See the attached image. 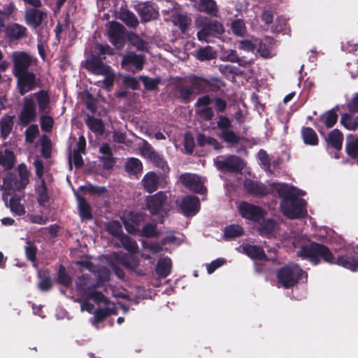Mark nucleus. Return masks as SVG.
I'll return each instance as SVG.
<instances>
[{
	"instance_id": "nucleus-6",
	"label": "nucleus",
	"mask_w": 358,
	"mask_h": 358,
	"mask_svg": "<svg viewBox=\"0 0 358 358\" xmlns=\"http://www.w3.org/2000/svg\"><path fill=\"white\" fill-rule=\"evenodd\" d=\"M19 179L12 174H8L3 178V184L0 189H3L2 199L8 206V195L11 194L15 190L24 189L29 182V171L27 166L22 164L18 166Z\"/></svg>"
},
{
	"instance_id": "nucleus-45",
	"label": "nucleus",
	"mask_w": 358,
	"mask_h": 358,
	"mask_svg": "<svg viewBox=\"0 0 358 358\" xmlns=\"http://www.w3.org/2000/svg\"><path fill=\"white\" fill-rule=\"evenodd\" d=\"M341 124L348 130H355L358 128V116L353 117L348 114H344L341 119Z\"/></svg>"
},
{
	"instance_id": "nucleus-49",
	"label": "nucleus",
	"mask_w": 358,
	"mask_h": 358,
	"mask_svg": "<svg viewBox=\"0 0 358 358\" xmlns=\"http://www.w3.org/2000/svg\"><path fill=\"white\" fill-rule=\"evenodd\" d=\"M215 54L210 46H206L197 51L196 57L200 61H207L215 57Z\"/></svg>"
},
{
	"instance_id": "nucleus-24",
	"label": "nucleus",
	"mask_w": 358,
	"mask_h": 358,
	"mask_svg": "<svg viewBox=\"0 0 358 358\" xmlns=\"http://www.w3.org/2000/svg\"><path fill=\"white\" fill-rule=\"evenodd\" d=\"M257 52L263 58L273 57L275 55L273 40L268 37L262 40L259 43Z\"/></svg>"
},
{
	"instance_id": "nucleus-29",
	"label": "nucleus",
	"mask_w": 358,
	"mask_h": 358,
	"mask_svg": "<svg viewBox=\"0 0 358 358\" xmlns=\"http://www.w3.org/2000/svg\"><path fill=\"white\" fill-rule=\"evenodd\" d=\"M172 262L169 257L160 258L156 266V273L161 278H166L171 271Z\"/></svg>"
},
{
	"instance_id": "nucleus-34",
	"label": "nucleus",
	"mask_w": 358,
	"mask_h": 358,
	"mask_svg": "<svg viewBox=\"0 0 358 358\" xmlns=\"http://www.w3.org/2000/svg\"><path fill=\"white\" fill-rule=\"evenodd\" d=\"M37 182L38 185L36 188V191L38 194V201L40 205L44 206L49 200L47 187L45 185V180L41 179V181H38Z\"/></svg>"
},
{
	"instance_id": "nucleus-18",
	"label": "nucleus",
	"mask_w": 358,
	"mask_h": 358,
	"mask_svg": "<svg viewBox=\"0 0 358 358\" xmlns=\"http://www.w3.org/2000/svg\"><path fill=\"white\" fill-rule=\"evenodd\" d=\"M110 41L117 49L122 48L124 43L123 27L115 22H112L108 31Z\"/></svg>"
},
{
	"instance_id": "nucleus-54",
	"label": "nucleus",
	"mask_w": 358,
	"mask_h": 358,
	"mask_svg": "<svg viewBox=\"0 0 358 358\" xmlns=\"http://www.w3.org/2000/svg\"><path fill=\"white\" fill-rule=\"evenodd\" d=\"M38 133V126L36 124H32L29 126L25 131L26 141L32 143L35 139L36 135Z\"/></svg>"
},
{
	"instance_id": "nucleus-5",
	"label": "nucleus",
	"mask_w": 358,
	"mask_h": 358,
	"mask_svg": "<svg viewBox=\"0 0 358 358\" xmlns=\"http://www.w3.org/2000/svg\"><path fill=\"white\" fill-rule=\"evenodd\" d=\"M195 25L199 29L197 37L200 41L210 43L214 38H218L224 32L222 23L206 17H199L195 20Z\"/></svg>"
},
{
	"instance_id": "nucleus-10",
	"label": "nucleus",
	"mask_w": 358,
	"mask_h": 358,
	"mask_svg": "<svg viewBox=\"0 0 358 358\" xmlns=\"http://www.w3.org/2000/svg\"><path fill=\"white\" fill-rule=\"evenodd\" d=\"M147 206L152 215L159 213L161 211H166L169 209L170 205L168 202L167 194L159 192L153 196L147 199Z\"/></svg>"
},
{
	"instance_id": "nucleus-64",
	"label": "nucleus",
	"mask_w": 358,
	"mask_h": 358,
	"mask_svg": "<svg viewBox=\"0 0 358 358\" xmlns=\"http://www.w3.org/2000/svg\"><path fill=\"white\" fill-rule=\"evenodd\" d=\"M132 44L140 50H146L148 49V43L136 36L130 38Z\"/></svg>"
},
{
	"instance_id": "nucleus-26",
	"label": "nucleus",
	"mask_w": 358,
	"mask_h": 358,
	"mask_svg": "<svg viewBox=\"0 0 358 358\" xmlns=\"http://www.w3.org/2000/svg\"><path fill=\"white\" fill-rule=\"evenodd\" d=\"M241 248L245 255L253 259L262 260L266 259L264 251L259 246L249 243H243Z\"/></svg>"
},
{
	"instance_id": "nucleus-35",
	"label": "nucleus",
	"mask_w": 358,
	"mask_h": 358,
	"mask_svg": "<svg viewBox=\"0 0 358 358\" xmlns=\"http://www.w3.org/2000/svg\"><path fill=\"white\" fill-rule=\"evenodd\" d=\"M15 164V156L13 152L5 150L4 152H0V165L4 170L10 169Z\"/></svg>"
},
{
	"instance_id": "nucleus-3",
	"label": "nucleus",
	"mask_w": 358,
	"mask_h": 358,
	"mask_svg": "<svg viewBox=\"0 0 358 358\" xmlns=\"http://www.w3.org/2000/svg\"><path fill=\"white\" fill-rule=\"evenodd\" d=\"M113 54V49L108 45L97 43L85 60V68L87 71L94 75H100L104 77L103 80L96 82L97 85L108 90L114 84L115 74L112 68L105 64L103 60L106 59V55H111Z\"/></svg>"
},
{
	"instance_id": "nucleus-8",
	"label": "nucleus",
	"mask_w": 358,
	"mask_h": 358,
	"mask_svg": "<svg viewBox=\"0 0 358 358\" xmlns=\"http://www.w3.org/2000/svg\"><path fill=\"white\" fill-rule=\"evenodd\" d=\"M303 274V271L298 264H289L278 271L277 278L282 286L289 288L298 283Z\"/></svg>"
},
{
	"instance_id": "nucleus-51",
	"label": "nucleus",
	"mask_w": 358,
	"mask_h": 358,
	"mask_svg": "<svg viewBox=\"0 0 358 358\" xmlns=\"http://www.w3.org/2000/svg\"><path fill=\"white\" fill-rule=\"evenodd\" d=\"M150 160L155 166L161 169L164 172H168L169 171V168L166 162L164 161V159L161 157L157 153L152 157Z\"/></svg>"
},
{
	"instance_id": "nucleus-63",
	"label": "nucleus",
	"mask_w": 358,
	"mask_h": 358,
	"mask_svg": "<svg viewBox=\"0 0 358 358\" xmlns=\"http://www.w3.org/2000/svg\"><path fill=\"white\" fill-rule=\"evenodd\" d=\"M41 129L44 131H50L53 125V119L48 115H43L41 119Z\"/></svg>"
},
{
	"instance_id": "nucleus-14",
	"label": "nucleus",
	"mask_w": 358,
	"mask_h": 358,
	"mask_svg": "<svg viewBox=\"0 0 358 358\" xmlns=\"http://www.w3.org/2000/svg\"><path fill=\"white\" fill-rule=\"evenodd\" d=\"M181 182L189 190L203 194L206 192L203 180L197 175L184 173L180 177Z\"/></svg>"
},
{
	"instance_id": "nucleus-58",
	"label": "nucleus",
	"mask_w": 358,
	"mask_h": 358,
	"mask_svg": "<svg viewBox=\"0 0 358 358\" xmlns=\"http://www.w3.org/2000/svg\"><path fill=\"white\" fill-rule=\"evenodd\" d=\"M24 250L27 259L34 262L35 260L36 253V246L33 243L27 242L24 247Z\"/></svg>"
},
{
	"instance_id": "nucleus-48",
	"label": "nucleus",
	"mask_w": 358,
	"mask_h": 358,
	"mask_svg": "<svg viewBox=\"0 0 358 358\" xmlns=\"http://www.w3.org/2000/svg\"><path fill=\"white\" fill-rule=\"evenodd\" d=\"M120 15L121 20L130 27H136L138 23L134 14L127 10L122 9Z\"/></svg>"
},
{
	"instance_id": "nucleus-32",
	"label": "nucleus",
	"mask_w": 358,
	"mask_h": 358,
	"mask_svg": "<svg viewBox=\"0 0 358 358\" xmlns=\"http://www.w3.org/2000/svg\"><path fill=\"white\" fill-rule=\"evenodd\" d=\"M99 151L101 153V159L103 161L106 168H111L113 166L114 160L112 150L108 144H103Z\"/></svg>"
},
{
	"instance_id": "nucleus-61",
	"label": "nucleus",
	"mask_w": 358,
	"mask_h": 358,
	"mask_svg": "<svg viewBox=\"0 0 358 358\" xmlns=\"http://www.w3.org/2000/svg\"><path fill=\"white\" fill-rule=\"evenodd\" d=\"M231 126V120L225 117V116H220L219 118V120L217 122V127L222 131H228L230 130L229 128Z\"/></svg>"
},
{
	"instance_id": "nucleus-43",
	"label": "nucleus",
	"mask_w": 358,
	"mask_h": 358,
	"mask_svg": "<svg viewBox=\"0 0 358 358\" xmlns=\"http://www.w3.org/2000/svg\"><path fill=\"white\" fill-rule=\"evenodd\" d=\"M231 30L232 33L237 36H243L247 32L245 22L240 19L231 22Z\"/></svg>"
},
{
	"instance_id": "nucleus-41",
	"label": "nucleus",
	"mask_w": 358,
	"mask_h": 358,
	"mask_svg": "<svg viewBox=\"0 0 358 358\" xmlns=\"http://www.w3.org/2000/svg\"><path fill=\"white\" fill-rule=\"evenodd\" d=\"M13 126V117L5 116L0 120L1 136L5 139L12 131Z\"/></svg>"
},
{
	"instance_id": "nucleus-53",
	"label": "nucleus",
	"mask_w": 358,
	"mask_h": 358,
	"mask_svg": "<svg viewBox=\"0 0 358 358\" xmlns=\"http://www.w3.org/2000/svg\"><path fill=\"white\" fill-rule=\"evenodd\" d=\"M286 23L287 22L285 17L281 16L277 17L275 20L273 25L271 27V29L273 32H280L285 29Z\"/></svg>"
},
{
	"instance_id": "nucleus-57",
	"label": "nucleus",
	"mask_w": 358,
	"mask_h": 358,
	"mask_svg": "<svg viewBox=\"0 0 358 358\" xmlns=\"http://www.w3.org/2000/svg\"><path fill=\"white\" fill-rule=\"evenodd\" d=\"M220 59L222 61L235 62L238 61V55L236 54V52L235 50H226L222 52Z\"/></svg>"
},
{
	"instance_id": "nucleus-22",
	"label": "nucleus",
	"mask_w": 358,
	"mask_h": 358,
	"mask_svg": "<svg viewBox=\"0 0 358 358\" xmlns=\"http://www.w3.org/2000/svg\"><path fill=\"white\" fill-rule=\"evenodd\" d=\"M27 96L32 97L35 103L36 101H37L40 112L43 113H49L50 110V99L46 91L41 90Z\"/></svg>"
},
{
	"instance_id": "nucleus-46",
	"label": "nucleus",
	"mask_w": 358,
	"mask_h": 358,
	"mask_svg": "<svg viewBox=\"0 0 358 358\" xmlns=\"http://www.w3.org/2000/svg\"><path fill=\"white\" fill-rule=\"evenodd\" d=\"M220 136L231 145L238 144L241 140V138L231 130L221 131Z\"/></svg>"
},
{
	"instance_id": "nucleus-40",
	"label": "nucleus",
	"mask_w": 358,
	"mask_h": 358,
	"mask_svg": "<svg viewBox=\"0 0 358 358\" xmlns=\"http://www.w3.org/2000/svg\"><path fill=\"white\" fill-rule=\"evenodd\" d=\"M9 206L12 213L15 215H22L25 213V208L21 203V198L17 196H14L10 199Z\"/></svg>"
},
{
	"instance_id": "nucleus-28",
	"label": "nucleus",
	"mask_w": 358,
	"mask_h": 358,
	"mask_svg": "<svg viewBox=\"0 0 358 358\" xmlns=\"http://www.w3.org/2000/svg\"><path fill=\"white\" fill-rule=\"evenodd\" d=\"M27 28L18 23H10L6 27V34L11 40H19L27 35Z\"/></svg>"
},
{
	"instance_id": "nucleus-12",
	"label": "nucleus",
	"mask_w": 358,
	"mask_h": 358,
	"mask_svg": "<svg viewBox=\"0 0 358 358\" xmlns=\"http://www.w3.org/2000/svg\"><path fill=\"white\" fill-rule=\"evenodd\" d=\"M239 212L243 217L256 222H260L266 213L261 208L246 202L240 204Z\"/></svg>"
},
{
	"instance_id": "nucleus-7",
	"label": "nucleus",
	"mask_w": 358,
	"mask_h": 358,
	"mask_svg": "<svg viewBox=\"0 0 358 358\" xmlns=\"http://www.w3.org/2000/svg\"><path fill=\"white\" fill-rule=\"evenodd\" d=\"M107 231L113 236L116 237L120 243L118 246H123L125 250L131 254L138 252V246L135 240L129 236L123 234L122 225L118 221H110L106 224Z\"/></svg>"
},
{
	"instance_id": "nucleus-27",
	"label": "nucleus",
	"mask_w": 358,
	"mask_h": 358,
	"mask_svg": "<svg viewBox=\"0 0 358 358\" xmlns=\"http://www.w3.org/2000/svg\"><path fill=\"white\" fill-rule=\"evenodd\" d=\"M136 9L141 15L142 20L145 22L156 18L158 15V12L155 8L149 3H139L136 6Z\"/></svg>"
},
{
	"instance_id": "nucleus-4",
	"label": "nucleus",
	"mask_w": 358,
	"mask_h": 358,
	"mask_svg": "<svg viewBox=\"0 0 358 358\" xmlns=\"http://www.w3.org/2000/svg\"><path fill=\"white\" fill-rule=\"evenodd\" d=\"M76 288L83 297L92 299L96 303L106 304V309H101L95 312V318L97 321H102L107 315L117 314V308L115 304L110 302L100 292L96 291L97 283L87 275H83L76 280Z\"/></svg>"
},
{
	"instance_id": "nucleus-44",
	"label": "nucleus",
	"mask_w": 358,
	"mask_h": 358,
	"mask_svg": "<svg viewBox=\"0 0 358 358\" xmlns=\"http://www.w3.org/2000/svg\"><path fill=\"white\" fill-rule=\"evenodd\" d=\"M346 151L350 157H358V138H354L352 136L347 137Z\"/></svg>"
},
{
	"instance_id": "nucleus-31",
	"label": "nucleus",
	"mask_w": 358,
	"mask_h": 358,
	"mask_svg": "<svg viewBox=\"0 0 358 358\" xmlns=\"http://www.w3.org/2000/svg\"><path fill=\"white\" fill-rule=\"evenodd\" d=\"M143 252L142 257L146 259H151L149 254L146 253V251L150 252L152 255H155L162 250V245L158 243H153L151 241H143Z\"/></svg>"
},
{
	"instance_id": "nucleus-16",
	"label": "nucleus",
	"mask_w": 358,
	"mask_h": 358,
	"mask_svg": "<svg viewBox=\"0 0 358 358\" xmlns=\"http://www.w3.org/2000/svg\"><path fill=\"white\" fill-rule=\"evenodd\" d=\"M145 62V57L142 55H137L134 52H129L125 55L122 61V66L127 71H140L143 69Z\"/></svg>"
},
{
	"instance_id": "nucleus-19",
	"label": "nucleus",
	"mask_w": 358,
	"mask_h": 358,
	"mask_svg": "<svg viewBox=\"0 0 358 358\" xmlns=\"http://www.w3.org/2000/svg\"><path fill=\"white\" fill-rule=\"evenodd\" d=\"M46 13L41 10L37 8H27L25 10L24 20L26 23L33 27H39Z\"/></svg>"
},
{
	"instance_id": "nucleus-60",
	"label": "nucleus",
	"mask_w": 358,
	"mask_h": 358,
	"mask_svg": "<svg viewBox=\"0 0 358 358\" xmlns=\"http://www.w3.org/2000/svg\"><path fill=\"white\" fill-rule=\"evenodd\" d=\"M15 9L16 8L14 3L12 2L3 6V9H1V17L3 22L4 21L5 18L10 17Z\"/></svg>"
},
{
	"instance_id": "nucleus-38",
	"label": "nucleus",
	"mask_w": 358,
	"mask_h": 358,
	"mask_svg": "<svg viewBox=\"0 0 358 358\" xmlns=\"http://www.w3.org/2000/svg\"><path fill=\"white\" fill-rule=\"evenodd\" d=\"M86 124L91 131L97 134H102L104 131V125L100 119L87 116Z\"/></svg>"
},
{
	"instance_id": "nucleus-33",
	"label": "nucleus",
	"mask_w": 358,
	"mask_h": 358,
	"mask_svg": "<svg viewBox=\"0 0 358 358\" xmlns=\"http://www.w3.org/2000/svg\"><path fill=\"white\" fill-rule=\"evenodd\" d=\"M199 10L215 16L217 13V6L214 0H199Z\"/></svg>"
},
{
	"instance_id": "nucleus-50",
	"label": "nucleus",
	"mask_w": 358,
	"mask_h": 358,
	"mask_svg": "<svg viewBox=\"0 0 358 358\" xmlns=\"http://www.w3.org/2000/svg\"><path fill=\"white\" fill-rule=\"evenodd\" d=\"M139 149L141 155L148 159H150L156 154L152 146L145 141H143Z\"/></svg>"
},
{
	"instance_id": "nucleus-55",
	"label": "nucleus",
	"mask_w": 358,
	"mask_h": 358,
	"mask_svg": "<svg viewBox=\"0 0 358 358\" xmlns=\"http://www.w3.org/2000/svg\"><path fill=\"white\" fill-rule=\"evenodd\" d=\"M201 80H196L194 82L192 87L187 88L182 87L179 90L180 96L185 101H189L191 99L192 93H193V87L196 85L197 82H200Z\"/></svg>"
},
{
	"instance_id": "nucleus-17",
	"label": "nucleus",
	"mask_w": 358,
	"mask_h": 358,
	"mask_svg": "<svg viewBox=\"0 0 358 358\" xmlns=\"http://www.w3.org/2000/svg\"><path fill=\"white\" fill-rule=\"evenodd\" d=\"M14 62V74L28 72L32 62V58L23 52H15L13 54Z\"/></svg>"
},
{
	"instance_id": "nucleus-11",
	"label": "nucleus",
	"mask_w": 358,
	"mask_h": 358,
	"mask_svg": "<svg viewBox=\"0 0 358 358\" xmlns=\"http://www.w3.org/2000/svg\"><path fill=\"white\" fill-rule=\"evenodd\" d=\"M36 117V106L32 97L24 98L23 108L20 114V122L27 125L34 121Z\"/></svg>"
},
{
	"instance_id": "nucleus-2",
	"label": "nucleus",
	"mask_w": 358,
	"mask_h": 358,
	"mask_svg": "<svg viewBox=\"0 0 358 358\" xmlns=\"http://www.w3.org/2000/svg\"><path fill=\"white\" fill-rule=\"evenodd\" d=\"M292 244L297 256L308 259L313 264H317L320 259L325 262L342 266L355 271L358 268V246L353 247L345 256H338L336 259L332 256L329 250L324 245L313 243L306 236H299L294 238Z\"/></svg>"
},
{
	"instance_id": "nucleus-9",
	"label": "nucleus",
	"mask_w": 358,
	"mask_h": 358,
	"mask_svg": "<svg viewBox=\"0 0 358 358\" xmlns=\"http://www.w3.org/2000/svg\"><path fill=\"white\" fill-rule=\"evenodd\" d=\"M214 163L217 169L230 172H240L244 167L243 160L236 155L219 156L214 159Z\"/></svg>"
},
{
	"instance_id": "nucleus-42",
	"label": "nucleus",
	"mask_w": 358,
	"mask_h": 358,
	"mask_svg": "<svg viewBox=\"0 0 358 358\" xmlns=\"http://www.w3.org/2000/svg\"><path fill=\"white\" fill-rule=\"evenodd\" d=\"M302 136L306 144L315 145L318 143V138L315 131L310 127L303 129Z\"/></svg>"
},
{
	"instance_id": "nucleus-30",
	"label": "nucleus",
	"mask_w": 358,
	"mask_h": 358,
	"mask_svg": "<svg viewBox=\"0 0 358 358\" xmlns=\"http://www.w3.org/2000/svg\"><path fill=\"white\" fill-rule=\"evenodd\" d=\"M79 214L83 220H89L92 217L91 208L87 201L80 196H77Z\"/></svg>"
},
{
	"instance_id": "nucleus-47",
	"label": "nucleus",
	"mask_w": 358,
	"mask_h": 358,
	"mask_svg": "<svg viewBox=\"0 0 358 358\" xmlns=\"http://www.w3.org/2000/svg\"><path fill=\"white\" fill-rule=\"evenodd\" d=\"M243 233V228L237 224H231L224 229V236L227 238H234L241 236Z\"/></svg>"
},
{
	"instance_id": "nucleus-62",
	"label": "nucleus",
	"mask_w": 358,
	"mask_h": 358,
	"mask_svg": "<svg viewBox=\"0 0 358 358\" xmlns=\"http://www.w3.org/2000/svg\"><path fill=\"white\" fill-rule=\"evenodd\" d=\"M226 262V260L222 258H218L215 260H213L207 266V271L209 274L213 273L217 268L224 265Z\"/></svg>"
},
{
	"instance_id": "nucleus-39",
	"label": "nucleus",
	"mask_w": 358,
	"mask_h": 358,
	"mask_svg": "<svg viewBox=\"0 0 358 358\" xmlns=\"http://www.w3.org/2000/svg\"><path fill=\"white\" fill-rule=\"evenodd\" d=\"M343 138L341 132L338 129H334L329 134L327 141L335 149L340 150L342 148Z\"/></svg>"
},
{
	"instance_id": "nucleus-52",
	"label": "nucleus",
	"mask_w": 358,
	"mask_h": 358,
	"mask_svg": "<svg viewBox=\"0 0 358 358\" xmlns=\"http://www.w3.org/2000/svg\"><path fill=\"white\" fill-rule=\"evenodd\" d=\"M58 280L59 283L68 287L71 284V279L70 276L66 273L65 268L60 266L58 272Z\"/></svg>"
},
{
	"instance_id": "nucleus-15",
	"label": "nucleus",
	"mask_w": 358,
	"mask_h": 358,
	"mask_svg": "<svg viewBox=\"0 0 358 358\" xmlns=\"http://www.w3.org/2000/svg\"><path fill=\"white\" fill-rule=\"evenodd\" d=\"M17 78V86L20 94L31 91L36 86L35 75L30 71L15 75Z\"/></svg>"
},
{
	"instance_id": "nucleus-1",
	"label": "nucleus",
	"mask_w": 358,
	"mask_h": 358,
	"mask_svg": "<svg viewBox=\"0 0 358 358\" xmlns=\"http://www.w3.org/2000/svg\"><path fill=\"white\" fill-rule=\"evenodd\" d=\"M244 186L249 192L257 196H264L268 193L278 196L282 199L280 208L282 213L290 219L299 218L306 213L305 200L298 197L304 194L301 190L275 182H269L266 187L250 180H245Z\"/></svg>"
},
{
	"instance_id": "nucleus-56",
	"label": "nucleus",
	"mask_w": 358,
	"mask_h": 358,
	"mask_svg": "<svg viewBox=\"0 0 358 358\" xmlns=\"http://www.w3.org/2000/svg\"><path fill=\"white\" fill-rule=\"evenodd\" d=\"M157 234L156 226L152 224H145L141 231V235L145 237H152L157 236Z\"/></svg>"
},
{
	"instance_id": "nucleus-20",
	"label": "nucleus",
	"mask_w": 358,
	"mask_h": 358,
	"mask_svg": "<svg viewBox=\"0 0 358 358\" xmlns=\"http://www.w3.org/2000/svg\"><path fill=\"white\" fill-rule=\"evenodd\" d=\"M338 115L334 110H331L324 113L315 125L318 131L323 134L325 129L332 127L336 122Z\"/></svg>"
},
{
	"instance_id": "nucleus-13",
	"label": "nucleus",
	"mask_w": 358,
	"mask_h": 358,
	"mask_svg": "<svg viewBox=\"0 0 358 358\" xmlns=\"http://www.w3.org/2000/svg\"><path fill=\"white\" fill-rule=\"evenodd\" d=\"M211 103V99L208 96L200 97L195 103L196 115L201 120L208 121L213 119L214 112L209 105Z\"/></svg>"
},
{
	"instance_id": "nucleus-37",
	"label": "nucleus",
	"mask_w": 358,
	"mask_h": 358,
	"mask_svg": "<svg viewBox=\"0 0 358 358\" xmlns=\"http://www.w3.org/2000/svg\"><path fill=\"white\" fill-rule=\"evenodd\" d=\"M171 20L174 25L178 26L180 28L182 32H185L190 22V20L187 15L178 13H174L172 14Z\"/></svg>"
},
{
	"instance_id": "nucleus-23",
	"label": "nucleus",
	"mask_w": 358,
	"mask_h": 358,
	"mask_svg": "<svg viewBox=\"0 0 358 358\" xmlns=\"http://www.w3.org/2000/svg\"><path fill=\"white\" fill-rule=\"evenodd\" d=\"M257 223L259 224L258 227L259 234L266 237H271L273 236L278 227V224L273 219L266 220L264 216H263L262 220Z\"/></svg>"
},
{
	"instance_id": "nucleus-59",
	"label": "nucleus",
	"mask_w": 358,
	"mask_h": 358,
	"mask_svg": "<svg viewBox=\"0 0 358 358\" xmlns=\"http://www.w3.org/2000/svg\"><path fill=\"white\" fill-rule=\"evenodd\" d=\"M141 79L142 80L145 87L148 90L155 89L159 82L158 79H152L146 76H141Z\"/></svg>"
},
{
	"instance_id": "nucleus-21",
	"label": "nucleus",
	"mask_w": 358,
	"mask_h": 358,
	"mask_svg": "<svg viewBox=\"0 0 358 358\" xmlns=\"http://www.w3.org/2000/svg\"><path fill=\"white\" fill-rule=\"evenodd\" d=\"M199 200L196 196H187L180 203V208L183 213L187 215H194L199 210Z\"/></svg>"
},
{
	"instance_id": "nucleus-25",
	"label": "nucleus",
	"mask_w": 358,
	"mask_h": 358,
	"mask_svg": "<svg viewBox=\"0 0 358 358\" xmlns=\"http://www.w3.org/2000/svg\"><path fill=\"white\" fill-rule=\"evenodd\" d=\"M160 180V176L153 171L146 173L141 180L144 189L151 193L157 190Z\"/></svg>"
},
{
	"instance_id": "nucleus-36",
	"label": "nucleus",
	"mask_w": 358,
	"mask_h": 358,
	"mask_svg": "<svg viewBox=\"0 0 358 358\" xmlns=\"http://www.w3.org/2000/svg\"><path fill=\"white\" fill-rule=\"evenodd\" d=\"M125 169L129 174L137 175L141 172L143 165L138 159L131 157L126 162Z\"/></svg>"
}]
</instances>
